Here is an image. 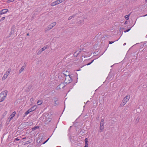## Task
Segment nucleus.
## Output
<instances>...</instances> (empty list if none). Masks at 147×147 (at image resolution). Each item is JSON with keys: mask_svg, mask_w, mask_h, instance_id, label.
Instances as JSON below:
<instances>
[{"mask_svg": "<svg viewBox=\"0 0 147 147\" xmlns=\"http://www.w3.org/2000/svg\"><path fill=\"white\" fill-rule=\"evenodd\" d=\"M7 91L6 90L2 91L0 93V102L3 101L7 96Z\"/></svg>", "mask_w": 147, "mask_h": 147, "instance_id": "nucleus-1", "label": "nucleus"}, {"mask_svg": "<svg viewBox=\"0 0 147 147\" xmlns=\"http://www.w3.org/2000/svg\"><path fill=\"white\" fill-rule=\"evenodd\" d=\"M63 75H65V81H66V82H65V83L67 84L71 82L72 81V80L71 77H70L69 75L67 76L66 75L63 74Z\"/></svg>", "mask_w": 147, "mask_h": 147, "instance_id": "nucleus-2", "label": "nucleus"}, {"mask_svg": "<svg viewBox=\"0 0 147 147\" xmlns=\"http://www.w3.org/2000/svg\"><path fill=\"white\" fill-rule=\"evenodd\" d=\"M11 71V69L10 68H9L6 71L3 76L2 78V80H5L7 78V76L9 75Z\"/></svg>", "mask_w": 147, "mask_h": 147, "instance_id": "nucleus-3", "label": "nucleus"}, {"mask_svg": "<svg viewBox=\"0 0 147 147\" xmlns=\"http://www.w3.org/2000/svg\"><path fill=\"white\" fill-rule=\"evenodd\" d=\"M130 98V96L129 95H127L124 98L123 102L124 103V105H125L126 102L128 101Z\"/></svg>", "mask_w": 147, "mask_h": 147, "instance_id": "nucleus-4", "label": "nucleus"}, {"mask_svg": "<svg viewBox=\"0 0 147 147\" xmlns=\"http://www.w3.org/2000/svg\"><path fill=\"white\" fill-rule=\"evenodd\" d=\"M63 2L62 0H57L53 2L51 4V6H54L56 5H57L59 3H62Z\"/></svg>", "mask_w": 147, "mask_h": 147, "instance_id": "nucleus-5", "label": "nucleus"}, {"mask_svg": "<svg viewBox=\"0 0 147 147\" xmlns=\"http://www.w3.org/2000/svg\"><path fill=\"white\" fill-rule=\"evenodd\" d=\"M56 23L55 22H53L51 24L49 25L48 26V29L47 30H50L52 29L55 25H56Z\"/></svg>", "mask_w": 147, "mask_h": 147, "instance_id": "nucleus-6", "label": "nucleus"}, {"mask_svg": "<svg viewBox=\"0 0 147 147\" xmlns=\"http://www.w3.org/2000/svg\"><path fill=\"white\" fill-rule=\"evenodd\" d=\"M8 9H4L0 11V15L6 13L8 11Z\"/></svg>", "mask_w": 147, "mask_h": 147, "instance_id": "nucleus-7", "label": "nucleus"}, {"mask_svg": "<svg viewBox=\"0 0 147 147\" xmlns=\"http://www.w3.org/2000/svg\"><path fill=\"white\" fill-rule=\"evenodd\" d=\"M16 114V112L15 111L13 112L9 118H8V119H9V121H10L11 119H12L15 116V115Z\"/></svg>", "mask_w": 147, "mask_h": 147, "instance_id": "nucleus-8", "label": "nucleus"}, {"mask_svg": "<svg viewBox=\"0 0 147 147\" xmlns=\"http://www.w3.org/2000/svg\"><path fill=\"white\" fill-rule=\"evenodd\" d=\"M26 67V65L25 63H24V65L19 70V74H20L22 72L24 71Z\"/></svg>", "mask_w": 147, "mask_h": 147, "instance_id": "nucleus-9", "label": "nucleus"}, {"mask_svg": "<svg viewBox=\"0 0 147 147\" xmlns=\"http://www.w3.org/2000/svg\"><path fill=\"white\" fill-rule=\"evenodd\" d=\"M37 106L36 105H34L33 106V107H32L31 108H30V109H29L30 110V112L32 111H34L35 110H36V108H37Z\"/></svg>", "mask_w": 147, "mask_h": 147, "instance_id": "nucleus-10", "label": "nucleus"}, {"mask_svg": "<svg viewBox=\"0 0 147 147\" xmlns=\"http://www.w3.org/2000/svg\"><path fill=\"white\" fill-rule=\"evenodd\" d=\"M65 86V85H64V83H61L58 86V88L61 90V88H63Z\"/></svg>", "mask_w": 147, "mask_h": 147, "instance_id": "nucleus-11", "label": "nucleus"}, {"mask_svg": "<svg viewBox=\"0 0 147 147\" xmlns=\"http://www.w3.org/2000/svg\"><path fill=\"white\" fill-rule=\"evenodd\" d=\"M59 104V100L58 99L56 100L54 102V105L55 106H56L57 105H58Z\"/></svg>", "mask_w": 147, "mask_h": 147, "instance_id": "nucleus-12", "label": "nucleus"}, {"mask_svg": "<svg viewBox=\"0 0 147 147\" xmlns=\"http://www.w3.org/2000/svg\"><path fill=\"white\" fill-rule=\"evenodd\" d=\"M104 129V126H100V129L99 130V132H101L103 131V130Z\"/></svg>", "mask_w": 147, "mask_h": 147, "instance_id": "nucleus-13", "label": "nucleus"}, {"mask_svg": "<svg viewBox=\"0 0 147 147\" xmlns=\"http://www.w3.org/2000/svg\"><path fill=\"white\" fill-rule=\"evenodd\" d=\"M104 120L103 119H101L100 124V126H104Z\"/></svg>", "mask_w": 147, "mask_h": 147, "instance_id": "nucleus-14", "label": "nucleus"}, {"mask_svg": "<svg viewBox=\"0 0 147 147\" xmlns=\"http://www.w3.org/2000/svg\"><path fill=\"white\" fill-rule=\"evenodd\" d=\"M30 110L28 109L27 111L25 112L24 113V116H26L29 113H30Z\"/></svg>", "mask_w": 147, "mask_h": 147, "instance_id": "nucleus-15", "label": "nucleus"}, {"mask_svg": "<svg viewBox=\"0 0 147 147\" xmlns=\"http://www.w3.org/2000/svg\"><path fill=\"white\" fill-rule=\"evenodd\" d=\"M48 47V46L47 45H46L43 47L41 49L43 51H44L46 49H47Z\"/></svg>", "mask_w": 147, "mask_h": 147, "instance_id": "nucleus-16", "label": "nucleus"}, {"mask_svg": "<svg viewBox=\"0 0 147 147\" xmlns=\"http://www.w3.org/2000/svg\"><path fill=\"white\" fill-rule=\"evenodd\" d=\"M75 15H73L70 16L68 18V20H70L72 18H74L75 16Z\"/></svg>", "mask_w": 147, "mask_h": 147, "instance_id": "nucleus-17", "label": "nucleus"}, {"mask_svg": "<svg viewBox=\"0 0 147 147\" xmlns=\"http://www.w3.org/2000/svg\"><path fill=\"white\" fill-rule=\"evenodd\" d=\"M130 15V13H129L127 15H126L125 16V18L127 20L129 19V16Z\"/></svg>", "mask_w": 147, "mask_h": 147, "instance_id": "nucleus-18", "label": "nucleus"}, {"mask_svg": "<svg viewBox=\"0 0 147 147\" xmlns=\"http://www.w3.org/2000/svg\"><path fill=\"white\" fill-rule=\"evenodd\" d=\"M39 128V127H38V126H35L32 128V130L34 131V130H35L36 129H38Z\"/></svg>", "mask_w": 147, "mask_h": 147, "instance_id": "nucleus-19", "label": "nucleus"}, {"mask_svg": "<svg viewBox=\"0 0 147 147\" xmlns=\"http://www.w3.org/2000/svg\"><path fill=\"white\" fill-rule=\"evenodd\" d=\"M37 103L38 104V105H40L42 103V102L41 100H39L37 101Z\"/></svg>", "mask_w": 147, "mask_h": 147, "instance_id": "nucleus-20", "label": "nucleus"}, {"mask_svg": "<svg viewBox=\"0 0 147 147\" xmlns=\"http://www.w3.org/2000/svg\"><path fill=\"white\" fill-rule=\"evenodd\" d=\"M43 51L41 49H40L38 51L37 53V54L38 55H39Z\"/></svg>", "mask_w": 147, "mask_h": 147, "instance_id": "nucleus-21", "label": "nucleus"}, {"mask_svg": "<svg viewBox=\"0 0 147 147\" xmlns=\"http://www.w3.org/2000/svg\"><path fill=\"white\" fill-rule=\"evenodd\" d=\"M132 27H131L129 29H128L127 30H124V32L125 33V32H129L130 30V29H131V28Z\"/></svg>", "mask_w": 147, "mask_h": 147, "instance_id": "nucleus-22", "label": "nucleus"}, {"mask_svg": "<svg viewBox=\"0 0 147 147\" xmlns=\"http://www.w3.org/2000/svg\"><path fill=\"white\" fill-rule=\"evenodd\" d=\"M139 120H140V118H139V117H137V118H136V123H138V122L139 121Z\"/></svg>", "mask_w": 147, "mask_h": 147, "instance_id": "nucleus-23", "label": "nucleus"}, {"mask_svg": "<svg viewBox=\"0 0 147 147\" xmlns=\"http://www.w3.org/2000/svg\"><path fill=\"white\" fill-rule=\"evenodd\" d=\"M84 140L85 142V144H88V139L87 138H86Z\"/></svg>", "mask_w": 147, "mask_h": 147, "instance_id": "nucleus-24", "label": "nucleus"}, {"mask_svg": "<svg viewBox=\"0 0 147 147\" xmlns=\"http://www.w3.org/2000/svg\"><path fill=\"white\" fill-rule=\"evenodd\" d=\"M5 18V17H3L1 19H0V22H1L4 20Z\"/></svg>", "mask_w": 147, "mask_h": 147, "instance_id": "nucleus-25", "label": "nucleus"}, {"mask_svg": "<svg viewBox=\"0 0 147 147\" xmlns=\"http://www.w3.org/2000/svg\"><path fill=\"white\" fill-rule=\"evenodd\" d=\"M30 102H31L32 103L34 101V99L33 98H30Z\"/></svg>", "mask_w": 147, "mask_h": 147, "instance_id": "nucleus-26", "label": "nucleus"}, {"mask_svg": "<svg viewBox=\"0 0 147 147\" xmlns=\"http://www.w3.org/2000/svg\"><path fill=\"white\" fill-rule=\"evenodd\" d=\"M13 2V0H8L7 1V2L10 3Z\"/></svg>", "mask_w": 147, "mask_h": 147, "instance_id": "nucleus-27", "label": "nucleus"}, {"mask_svg": "<svg viewBox=\"0 0 147 147\" xmlns=\"http://www.w3.org/2000/svg\"><path fill=\"white\" fill-rule=\"evenodd\" d=\"M20 140V139L18 138H17L15 139V141H18Z\"/></svg>", "mask_w": 147, "mask_h": 147, "instance_id": "nucleus-28", "label": "nucleus"}, {"mask_svg": "<svg viewBox=\"0 0 147 147\" xmlns=\"http://www.w3.org/2000/svg\"><path fill=\"white\" fill-rule=\"evenodd\" d=\"M114 42H115V41H109V43L110 44H111L113 43Z\"/></svg>", "mask_w": 147, "mask_h": 147, "instance_id": "nucleus-29", "label": "nucleus"}, {"mask_svg": "<svg viewBox=\"0 0 147 147\" xmlns=\"http://www.w3.org/2000/svg\"><path fill=\"white\" fill-rule=\"evenodd\" d=\"M86 145L84 147H88V144H85Z\"/></svg>", "mask_w": 147, "mask_h": 147, "instance_id": "nucleus-30", "label": "nucleus"}, {"mask_svg": "<svg viewBox=\"0 0 147 147\" xmlns=\"http://www.w3.org/2000/svg\"><path fill=\"white\" fill-rule=\"evenodd\" d=\"M92 63V62H90V63H87V64H86V65H89L90 64H91Z\"/></svg>", "mask_w": 147, "mask_h": 147, "instance_id": "nucleus-31", "label": "nucleus"}, {"mask_svg": "<svg viewBox=\"0 0 147 147\" xmlns=\"http://www.w3.org/2000/svg\"><path fill=\"white\" fill-rule=\"evenodd\" d=\"M49 139V138H48L47 140H46L45 142V143H46L47 141H48V140Z\"/></svg>", "mask_w": 147, "mask_h": 147, "instance_id": "nucleus-32", "label": "nucleus"}, {"mask_svg": "<svg viewBox=\"0 0 147 147\" xmlns=\"http://www.w3.org/2000/svg\"><path fill=\"white\" fill-rule=\"evenodd\" d=\"M127 24V21H126L124 23L125 24Z\"/></svg>", "mask_w": 147, "mask_h": 147, "instance_id": "nucleus-33", "label": "nucleus"}, {"mask_svg": "<svg viewBox=\"0 0 147 147\" xmlns=\"http://www.w3.org/2000/svg\"><path fill=\"white\" fill-rule=\"evenodd\" d=\"M53 98L56 100L58 99L56 97H53Z\"/></svg>", "mask_w": 147, "mask_h": 147, "instance_id": "nucleus-34", "label": "nucleus"}, {"mask_svg": "<svg viewBox=\"0 0 147 147\" xmlns=\"http://www.w3.org/2000/svg\"><path fill=\"white\" fill-rule=\"evenodd\" d=\"M39 63V61L36 62V64H38Z\"/></svg>", "mask_w": 147, "mask_h": 147, "instance_id": "nucleus-35", "label": "nucleus"}, {"mask_svg": "<svg viewBox=\"0 0 147 147\" xmlns=\"http://www.w3.org/2000/svg\"><path fill=\"white\" fill-rule=\"evenodd\" d=\"M26 35H27V36H29V33H27V34H26Z\"/></svg>", "mask_w": 147, "mask_h": 147, "instance_id": "nucleus-36", "label": "nucleus"}, {"mask_svg": "<svg viewBox=\"0 0 147 147\" xmlns=\"http://www.w3.org/2000/svg\"><path fill=\"white\" fill-rule=\"evenodd\" d=\"M126 43H124L123 44V45H124V46H125V45H126Z\"/></svg>", "mask_w": 147, "mask_h": 147, "instance_id": "nucleus-37", "label": "nucleus"}, {"mask_svg": "<svg viewBox=\"0 0 147 147\" xmlns=\"http://www.w3.org/2000/svg\"><path fill=\"white\" fill-rule=\"evenodd\" d=\"M122 106V105H121V103L120 105V107H121Z\"/></svg>", "mask_w": 147, "mask_h": 147, "instance_id": "nucleus-38", "label": "nucleus"}, {"mask_svg": "<svg viewBox=\"0 0 147 147\" xmlns=\"http://www.w3.org/2000/svg\"><path fill=\"white\" fill-rule=\"evenodd\" d=\"M93 61H94V60H92L91 61V62H92V63L93 62Z\"/></svg>", "mask_w": 147, "mask_h": 147, "instance_id": "nucleus-39", "label": "nucleus"}, {"mask_svg": "<svg viewBox=\"0 0 147 147\" xmlns=\"http://www.w3.org/2000/svg\"><path fill=\"white\" fill-rule=\"evenodd\" d=\"M45 142H43V143H42V144H45Z\"/></svg>", "mask_w": 147, "mask_h": 147, "instance_id": "nucleus-40", "label": "nucleus"}, {"mask_svg": "<svg viewBox=\"0 0 147 147\" xmlns=\"http://www.w3.org/2000/svg\"><path fill=\"white\" fill-rule=\"evenodd\" d=\"M78 55V54H77V55H76V57H77V56Z\"/></svg>", "mask_w": 147, "mask_h": 147, "instance_id": "nucleus-41", "label": "nucleus"}, {"mask_svg": "<svg viewBox=\"0 0 147 147\" xmlns=\"http://www.w3.org/2000/svg\"><path fill=\"white\" fill-rule=\"evenodd\" d=\"M88 101H89V100H88V101L87 102H86L87 103V102H88Z\"/></svg>", "mask_w": 147, "mask_h": 147, "instance_id": "nucleus-42", "label": "nucleus"}, {"mask_svg": "<svg viewBox=\"0 0 147 147\" xmlns=\"http://www.w3.org/2000/svg\"><path fill=\"white\" fill-rule=\"evenodd\" d=\"M147 15H145L144 16H147Z\"/></svg>", "mask_w": 147, "mask_h": 147, "instance_id": "nucleus-43", "label": "nucleus"}, {"mask_svg": "<svg viewBox=\"0 0 147 147\" xmlns=\"http://www.w3.org/2000/svg\"><path fill=\"white\" fill-rule=\"evenodd\" d=\"M13 1H14L15 0H13Z\"/></svg>", "mask_w": 147, "mask_h": 147, "instance_id": "nucleus-44", "label": "nucleus"}, {"mask_svg": "<svg viewBox=\"0 0 147 147\" xmlns=\"http://www.w3.org/2000/svg\"><path fill=\"white\" fill-rule=\"evenodd\" d=\"M147 1V0H146Z\"/></svg>", "mask_w": 147, "mask_h": 147, "instance_id": "nucleus-45", "label": "nucleus"}]
</instances>
